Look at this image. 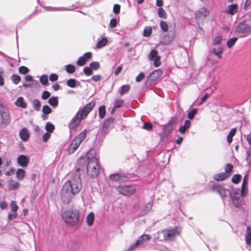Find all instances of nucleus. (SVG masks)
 Here are the masks:
<instances>
[{"mask_svg":"<svg viewBox=\"0 0 251 251\" xmlns=\"http://www.w3.org/2000/svg\"><path fill=\"white\" fill-rule=\"evenodd\" d=\"M222 36L221 35L217 36L212 39V44L214 46L220 45L222 41Z\"/></svg>","mask_w":251,"mask_h":251,"instance_id":"obj_38","label":"nucleus"},{"mask_svg":"<svg viewBox=\"0 0 251 251\" xmlns=\"http://www.w3.org/2000/svg\"><path fill=\"white\" fill-rule=\"evenodd\" d=\"M236 130L237 129L236 128H233L230 130L228 135L227 136V141L228 143L230 144L232 142L233 137L235 134Z\"/></svg>","mask_w":251,"mask_h":251,"instance_id":"obj_35","label":"nucleus"},{"mask_svg":"<svg viewBox=\"0 0 251 251\" xmlns=\"http://www.w3.org/2000/svg\"><path fill=\"white\" fill-rule=\"evenodd\" d=\"M180 233V229L178 227L167 228L158 232V239L160 241L172 240Z\"/></svg>","mask_w":251,"mask_h":251,"instance_id":"obj_5","label":"nucleus"},{"mask_svg":"<svg viewBox=\"0 0 251 251\" xmlns=\"http://www.w3.org/2000/svg\"><path fill=\"white\" fill-rule=\"evenodd\" d=\"M40 82L44 85H47L49 83V79L48 75H43L40 77Z\"/></svg>","mask_w":251,"mask_h":251,"instance_id":"obj_48","label":"nucleus"},{"mask_svg":"<svg viewBox=\"0 0 251 251\" xmlns=\"http://www.w3.org/2000/svg\"><path fill=\"white\" fill-rule=\"evenodd\" d=\"M48 103L53 107H56L58 105V100L57 97H51L48 100Z\"/></svg>","mask_w":251,"mask_h":251,"instance_id":"obj_31","label":"nucleus"},{"mask_svg":"<svg viewBox=\"0 0 251 251\" xmlns=\"http://www.w3.org/2000/svg\"><path fill=\"white\" fill-rule=\"evenodd\" d=\"M84 120L83 118H81L78 114L76 113L75 116L71 120L70 122L68 124V127L69 129L71 130H75L78 127L80 124L82 120Z\"/></svg>","mask_w":251,"mask_h":251,"instance_id":"obj_12","label":"nucleus"},{"mask_svg":"<svg viewBox=\"0 0 251 251\" xmlns=\"http://www.w3.org/2000/svg\"><path fill=\"white\" fill-rule=\"evenodd\" d=\"M66 71L69 74H73L75 71V66L72 64H68L65 66Z\"/></svg>","mask_w":251,"mask_h":251,"instance_id":"obj_45","label":"nucleus"},{"mask_svg":"<svg viewBox=\"0 0 251 251\" xmlns=\"http://www.w3.org/2000/svg\"><path fill=\"white\" fill-rule=\"evenodd\" d=\"M153 200L150 201L147 204H145L142 208L139 214V217H142L146 215L149 212H150L153 206Z\"/></svg>","mask_w":251,"mask_h":251,"instance_id":"obj_17","label":"nucleus"},{"mask_svg":"<svg viewBox=\"0 0 251 251\" xmlns=\"http://www.w3.org/2000/svg\"><path fill=\"white\" fill-rule=\"evenodd\" d=\"M11 211L13 212H16L18 209V206L15 201H12L10 203Z\"/></svg>","mask_w":251,"mask_h":251,"instance_id":"obj_58","label":"nucleus"},{"mask_svg":"<svg viewBox=\"0 0 251 251\" xmlns=\"http://www.w3.org/2000/svg\"><path fill=\"white\" fill-rule=\"evenodd\" d=\"M230 176V174H227L226 173H221L215 174L213 178L216 181H223Z\"/></svg>","mask_w":251,"mask_h":251,"instance_id":"obj_22","label":"nucleus"},{"mask_svg":"<svg viewBox=\"0 0 251 251\" xmlns=\"http://www.w3.org/2000/svg\"><path fill=\"white\" fill-rule=\"evenodd\" d=\"M159 56L158 55V51L155 49H153L151 50L150 53L149 54L148 59L150 60H153V59Z\"/></svg>","mask_w":251,"mask_h":251,"instance_id":"obj_42","label":"nucleus"},{"mask_svg":"<svg viewBox=\"0 0 251 251\" xmlns=\"http://www.w3.org/2000/svg\"><path fill=\"white\" fill-rule=\"evenodd\" d=\"M86 130L84 129L81 132H80L78 135H77L74 139L75 142H76L79 144L85 139L86 136Z\"/></svg>","mask_w":251,"mask_h":251,"instance_id":"obj_25","label":"nucleus"},{"mask_svg":"<svg viewBox=\"0 0 251 251\" xmlns=\"http://www.w3.org/2000/svg\"><path fill=\"white\" fill-rule=\"evenodd\" d=\"M162 75V72L161 70L157 69L151 73L148 76V80L151 82L155 81L159 79Z\"/></svg>","mask_w":251,"mask_h":251,"instance_id":"obj_16","label":"nucleus"},{"mask_svg":"<svg viewBox=\"0 0 251 251\" xmlns=\"http://www.w3.org/2000/svg\"><path fill=\"white\" fill-rule=\"evenodd\" d=\"M175 35V32H173L172 34H167L165 35L161 39V43L164 45H169L174 40Z\"/></svg>","mask_w":251,"mask_h":251,"instance_id":"obj_19","label":"nucleus"},{"mask_svg":"<svg viewBox=\"0 0 251 251\" xmlns=\"http://www.w3.org/2000/svg\"><path fill=\"white\" fill-rule=\"evenodd\" d=\"M80 144L73 140L68 148V152L69 154H73L77 149Z\"/></svg>","mask_w":251,"mask_h":251,"instance_id":"obj_26","label":"nucleus"},{"mask_svg":"<svg viewBox=\"0 0 251 251\" xmlns=\"http://www.w3.org/2000/svg\"><path fill=\"white\" fill-rule=\"evenodd\" d=\"M124 103V100L121 99L116 100L114 101V105L112 111H114L115 109L119 108L122 106Z\"/></svg>","mask_w":251,"mask_h":251,"instance_id":"obj_50","label":"nucleus"},{"mask_svg":"<svg viewBox=\"0 0 251 251\" xmlns=\"http://www.w3.org/2000/svg\"><path fill=\"white\" fill-rule=\"evenodd\" d=\"M80 170L81 168L78 167L75 171L72 172L70 179L62 187L61 199L65 204H69L73 196L77 194L82 188Z\"/></svg>","mask_w":251,"mask_h":251,"instance_id":"obj_1","label":"nucleus"},{"mask_svg":"<svg viewBox=\"0 0 251 251\" xmlns=\"http://www.w3.org/2000/svg\"><path fill=\"white\" fill-rule=\"evenodd\" d=\"M250 32H251V26L247 24L246 22L239 23L235 29V32L238 34H245Z\"/></svg>","mask_w":251,"mask_h":251,"instance_id":"obj_10","label":"nucleus"},{"mask_svg":"<svg viewBox=\"0 0 251 251\" xmlns=\"http://www.w3.org/2000/svg\"><path fill=\"white\" fill-rule=\"evenodd\" d=\"M190 126L191 121L189 120H186L185 121L184 125L180 126L178 129V131L181 134H184L186 131L190 128Z\"/></svg>","mask_w":251,"mask_h":251,"instance_id":"obj_24","label":"nucleus"},{"mask_svg":"<svg viewBox=\"0 0 251 251\" xmlns=\"http://www.w3.org/2000/svg\"><path fill=\"white\" fill-rule=\"evenodd\" d=\"M11 77L13 83L15 84H18L21 80V77L16 74H13Z\"/></svg>","mask_w":251,"mask_h":251,"instance_id":"obj_47","label":"nucleus"},{"mask_svg":"<svg viewBox=\"0 0 251 251\" xmlns=\"http://www.w3.org/2000/svg\"><path fill=\"white\" fill-rule=\"evenodd\" d=\"M238 9L239 7L237 4H232L227 6L225 10V13L230 15H233L238 12Z\"/></svg>","mask_w":251,"mask_h":251,"instance_id":"obj_20","label":"nucleus"},{"mask_svg":"<svg viewBox=\"0 0 251 251\" xmlns=\"http://www.w3.org/2000/svg\"><path fill=\"white\" fill-rule=\"evenodd\" d=\"M89 66L92 69V71L94 70H98L100 67V63L98 62L94 61L91 62L89 64Z\"/></svg>","mask_w":251,"mask_h":251,"instance_id":"obj_54","label":"nucleus"},{"mask_svg":"<svg viewBox=\"0 0 251 251\" xmlns=\"http://www.w3.org/2000/svg\"><path fill=\"white\" fill-rule=\"evenodd\" d=\"M237 39L238 38L237 37H233L228 39L226 42L227 47L229 49L232 48L237 41Z\"/></svg>","mask_w":251,"mask_h":251,"instance_id":"obj_44","label":"nucleus"},{"mask_svg":"<svg viewBox=\"0 0 251 251\" xmlns=\"http://www.w3.org/2000/svg\"><path fill=\"white\" fill-rule=\"evenodd\" d=\"M25 172L23 169H18L16 172V176L19 180L23 179L25 176Z\"/></svg>","mask_w":251,"mask_h":251,"instance_id":"obj_36","label":"nucleus"},{"mask_svg":"<svg viewBox=\"0 0 251 251\" xmlns=\"http://www.w3.org/2000/svg\"><path fill=\"white\" fill-rule=\"evenodd\" d=\"M157 13H158V16L160 18H161L164 19H166L167 18V13H166V11H165V10L163 8H161V7H159L158 9Z\"/></svg>","mask_w":251,"mask_h":251,"instance_id":"obj_40","label":"nucleus"},{"mask_svg":"<svg viewBox=\"0 0 251 251\" xmlns=\"http://www.w3.org/2000/svg\"><path fill=\"white\" fill-rule=\"evenodd\" d=\"M198 109L197 108H193L187 114V117L190 121L194 119L195 115L198 113Z\"/></svg>","mask_w":251,"mask_h":251,"instance_id":"obj_41","label":"nucleus"},{"mask_svg":"<svg viewBox=\"0 0 251 251\" xmlns=\"http://www.w3.org/2000/svg\"><path fill=\"white\" fill-rule=\"evenodd\" d=\"M42 112L44 115H47L52 112V109L49 105H45L43 106Z\"/></svg>","mask_w":251,"mask_h":251,"instance_id":"obj_49","label":"nucleus"},{"mask_svg":"<svg viewBox=\"0 0 251 251\" xmlns=\"http://www.w3.org/2000/svg\"><path fill=\"white\" fill-rule=\"evenodd\" d=\"M151 236L148 234H143L136 241V242L132 245H130L128 248L127 251H130L134 250L140 245L144 243V242L151 239Z\"/></svg>","mask_w":251,"mask_h":251,"instance_id":"obj_13","label":"nucleus"},{"mask_svg":"<svg viewBox=\"0 0 251 251\" xmlns=\"http://www.w3.org/2000/svg\"><path fill=\"white\" fill-rule=\"evenodd\" d=\"M115 119L113 117H109L104 120L101 129L102 135H105L109 132V130L113 128Z\"/></svg>","mask_w":251,"mask_h":251,"instance_id":"obj_9","label":"nucleus"},{"mask_svg":"<svg viewBox=\"0 0 251 251\" xmlns=\"http://www.w3.org/2000/svg\"><path fill=\"white\" fill-rule=\"evenodd\" d=\"M130 89V86L129 85H123L121 87V90L120 94L123 96L125 93L128 92Z\"/></svg>","mask_w":251,"mask_h":251,"instance_id":"obj_43","label":"nucleus"},{"mask_svg":"<svg viewBox=\"0 0 251 251\" xmlns=\"http://www.w3.org/2000/svg\"><path fill=\"white\" fill-rule=\"evenodd\" d=\"M54 126L50 122H47L45 126V129L49 133L52 132L54 130Z\"/></svg>","mask_w":251,"mask_h":251,"instance_id":"obj_39","label":"nucleus"},{"mask_svg":"<svg viewBox=\"0 0 251 251\" xmlns=\"http://www.w3.org/2000/svg\"><path fill=\"white\" fill-rule=\"evenodd\" d=\"M242 176L239 174H235L233 176L231 181L235 184H238L241 180Z\"/></svg>","mask_w":251,"mask_h":251,"instance_id":"obj_51","label":"nucleus"},{"mask_svg":"<svg viewBox=\"0 0 251 251\" xmlns=\"http://www.w3.org/2000/svg\"><path fill=\"white\" fill-rule=\"evenodd\" d=\"M50 133L47 132L46 133H45L43 135V136L42 137V139L44 142H46L50 138Z\"/></svg>","mask_w":251,"mask_h":251,"instance_id":"obj_62","label":"nucleus"},{"mask_svg":"<svg viewBox=\"0 0 251 251\" xmlns=\"http://www.w3.org/2000/svg\"><path fill=\"white\" fill-rule=\"evenodd\" d=\"M212 52L217 58L221 59L223 52V48L221 46L219 45L217 48H214L212 49Z\"/></svg>","mask_w":251,"mask_h":251,"instance_id":"obj_28","label":"nucleus"},{"mask_svg":"<svg viewBox=\"0 0 251 251\" xmlns=\"http://www.w3.org/2000/svg\"><path fill=\"white\" fill-rule=\"evenodd\" d=\"M19 72L21 74H26L29 72V69L25 66H22L19 68Z\"/></svg>","mask_w":251,"mask_h":251,"instance_id":"obj_59","label":"nucleus"},{"mask_svg":"<svg viewBox=\"0 0 251 251\" xmlns=\"http://www.w3.org/2000/svg\"><path fill=\"white\" fill-rule=\"evenodd\" d=\"M66 84L70 87L75 88L76 87V79L70 78L67 81Z\"/></svg>","mask_w":251,"mask_h":251,"instance_id":"obj_52","label":"nucleus"},{"mask_svg":"<svg viewBox=\"0 0 251 251\" xmlns=\"http://www.w3.org/2000/svg\"><path fill=\"white\" fill-rule=\"evenodd\" d=\"M20 186L18 181L13 180H10L8 181V189L9 190H15L17 189Z\"/></svg>","mask_w":251,"mask_h":251,"instance_id":"obj_29","label":"nucleus"},{"mask_svg":"<svg viewBox=\"0 0 251 251\" xmlns=\"http://www.w3.org/2000/svg\"><path fill=\"white\" fill-rule=\"evenodd\" d=\"M108 40L106 37H103L100 40H98L96 45V48L97 49H100L104 47L107 43Z\"/></svg>","mask_w":251,"mask_h":251,"instance_id":"obj_32","label":"nucleus"},{"mask_svg":"<svg viewBox=\"0 0 251 251\" xmlns=\"http://www.w3.org/2000/svg\"><path fill=\"white\" fill-rule=\"evenodd\" d=\"M145 77V74L143 72H141L136 77V81L137 82H139L141 81Z\"/></svg>","mask_w":251,"mask_h":251,"instance_id":"obj_63","label":"nucleus"},{"mask_svg":"<svg viewBox=\"0 0 251 251\" xmlns=\"http://www.w3.org/2000/svg\"><path fill=\"white\" fill-rule=\"evenodd\" d=\"M240 194L242 196H245L248 194V186H242L240 192Z\"/></svg>","mask_w":251,"mask_h":251,"instance_id":"obj_60","label":"nucleus"},{"mask_svg":"<svg viewBox=\"0 0 251 251\" xmlns=\"http://www.w3.org/2000/svg\"><path fill=\"white\" fill-rule=\"evenodd\" d=\"M209 95L208 93H205L204 96L201 99V102L198 103V99H197L192 104V106H199L202 104L209 97Z\"/></svg>","mask_w":251,"mask_h":251,"instance_id":"obj_30","label":"nucleus"},{"mask_svg":"<svg viewBox=\"0 0 251 251\" xmlns=\"http://www.w3.org/2000/svg\"><path fill=\"white\" fill-rule=\"evenodd\" d=\"M152 33V28L151 26L146 27L143 31V35L145 37H148L151 36Z\"/></svg>","mask_w":251,"mask_h":251,"instance_id":"obj_46","label":"nucleus"},{"mask_svg":"<svg viewBox=\"0 0 251 251\" xmlns=\"http://www.w3.org/2000/svg\"><path fill=\"white\" fill-rule=\"evenodd\" d=\"M208 11L204 7L200 8L195 14V18L197 23L202 22L204 19L208 15Z\"/></svg>","mask_w":251,"mask_h":251,"instance_id":"obj_14","label":"nucleus"},{"mask_svg":"<svg viewBox=\"0 0 251 251\" xmlns=\"http://www.w3.org/2000/svg\"><path fill=\"white\" fill-rule=\"evenodd\" d=\"M0 115L1 117V124L7 125L10 121V117L7 107L0 100Z\"/></svg>","mask_w":251,"mask_h":251,"instance_id":"obj_7","label":"nucleus"},{"mask_svg":"<svg viewBox=\"0 0 251 251\" xmlns=\"http://www.w3.org/2000/svg\"><path fill=\"white\" fill-rule=\"evenodd\" d=\"M117 190L123 195L129 196L133 194L136 189L133 186L122 185L117 187Z\"/></svg>","mask_w":251,"mask_h":251,"instance_id":"obj_11","label":"nucleus"},{"mask_svg":"<svg viewBox=\"0 0 251 251\" xmlns=\"http://www.w3.org/2000/svg\"><path fill=\"white\" fill-rule=\"evenodd\" d=\"M31 103L33 108L36 111H39L41 108V104L40 100L38 99H34L31 101Z\"/></svg>","mask_w":251,"mask_h":251,"instance_id":"obj_34","label":"nucleus"},{"mask_svg":"<svg viewBox=\"0 0 251 251\" xmlns=\"http://www.w3.org/2000/svg\"><path fill=\"white\" fill-rule=\"evenodd\" d=\"M176 117H173L166 125L163 126L161 132L159 133L161 141H164L168 138L169 134L174 130L173 126L176 124Z\"/></svg>","mask_w":251,"mask_h":251,"instance_id":"obj_6","label":"nucleus"},{"mask_svg":"<svg viewBox=\"0 0 251 251\" xmlns=\"http://www.w3.org/2000/svg\"><path fill=\"white\" fill-rule=\"evenodd\" d=\"M99 116L100 119H103L106 114L105 106L101 105L99 108Z\"/></svg>","mask_w":251,"mask_h":251,"instance_id":"obj_37","label":"nucleus"},{"mask_svg":"<svg viewBox=\"0 0 251 251\" xmlns=\"http://www.w3.org/2000/svg\"><path fill=\"white\" fill-rule=\"evenodd\" d=\"M15 104L19 107L25 108L27 107L26 103L24 101V99L22 97H18L15 102Z\"/></svg>","mask_w":251,"mask_h":251,"instance_id":"obj_27","label":"nucleus"},{"mask_svg":"<svg viewBox=\"0 0 251 251\" xmlns=\"http://www.w3.org/2000/svg\"><path fill=\"white\" fill-rule=\"evenodd\" d=\"M120 8H121V6L119 4H115L113 6V12L115 14H118L120 13Z\"/></svg>","mask_w":251,"mask_h":251,"instance_id":"obj_61","label":"nucleus"},{"mask_svg":"<svg viewBox=\"0 0 251 251\" xmlns=\"http://www.w3.org/2000/svg\"><path fill=\"white\" fill-rule=\"evenodd\" d=\"M87 157H81L78 160V164H84L87 165V172L88 175L91 177L98 176L100 172V165L98 160L95 156L90 157L89 153Z\"/></svg>","mask_w":251,"mask_h":251,"instance_id":"obj_2","label":"nucleus"},{"mask_svg":"<svg viewBox=\"0 0 251 251\" xmlns=\"http://www.w3.org/2000/svg\"><path fill=\"white\" fill-rule=\"evenodd\" d=\"M29 162V158L25 155H20L17 158V162L18 164L23 167H25L27 166Z\"/></svg>","mask_w":251,"mask_h":251,"instance_id":"obj_18","label":"nucleus"},{"mask_svg":"<svg viewBox=\"0 0 251 251\" xmlns=\"http://www.w3.org/2000/svg\"><path fill=\"white\" fill-rule=\"evenodd\" d=\"M233 168V166L232 164H231V163L226 164L225 167V173H226L227 174L230 175V173H231V171H232Z\"/></svg>","mask_w":251,"mask_h":251,"instance_id":"obj_53","label":"nucleus"},{"mask_svg":"<svg viewBox=\"0 0 251 251\" xmlns=\"http://www.w3.org/2000/svg\"><path fill=\"white\" fill-rule=\"evenodd\" d=\"M211 191L217 193L222 199L227 197L229 194L231 200L242 199L241 198V195L240 193V190L239 188L233 189L232 191L229 192L228 189L225 188L222 185L214 183L211 186Z\"/></svg>","mask_w":251,"mask_h":251,"instance_id":"obj_4","label":"nucleus"},{"mask_svg":"<svg viewBox=\"0 0 251 251\" xmlns=\"http://www.w3.org/2000/svg\"><path fill=\"white\" fill-rule=\"evenodd\" d=\"M109 178L111 180L115 181L122 182L126 181L127 179V177L123 175H121L119 173L113 174L109 176Z\"/></svg>","mask_w":251,"mask_h":251,"instance_id":"obj_21","label":"nucleus"},{"mask_svg":"<svg viewBox=\"0 0 251 251\" xmlns=\"http://www.w3.org/2000/svg\"><path fill=\"white\" fill-rule=\"evenodd\" d=\"M96 104L95 100H92L86 104L83 108L79 109L76 113L82 118L85 119L89 113L92 111Z\"/></svg>","mask_w":251,"mask_h":251,"instance_id":"obj_8","label":"nucleus"},{"mask_svg":"<svg viewBox=\"0 0 251 251\" xmlns=\"http://www.w3.org/2000/svg\"><path fill=\"white\" fill-rule=\"evenodd\" d=\"M94 220H95L94 214L93 212H90L87 215V218H86L87 224L89 226H92L94 223Z\"/></svg>","mask_w":251,"mask_h":251,"instance_id":"obj_33","label":"nucleus"},{"mask_svg":"<svg viewBox=\"0 0 251 251\" xmlns=\"http://www.w3.org/2000/svg\"><path fill=\"white\" fill-rule=\"evenodd\" d=\"M160 26L164 32H167L168 30V25L165 21H161L160 22Z\"/></svg>","mask_w":251,"mask_h":251,"instance_id":"obj_55","label":"nucleus"},{"mask_svg":"<svg viewBox=\"0 0 251 251\" xmlns=\"http://www.w3.org/2000/svg\"><path fill=\"white\" fill-rule=\"evenodd\" d=\"M61 217L65 224L71 226H76L81 222L79 210L76 208H69L62 211Z\"/></svg>","mask_w":251,"mask_h":251,"instance_id":"obj_3","label":"nucleus"},{"mask_svg":"<svg viewBox=\"0 0 251 251\" xmlns=\"http://www.w3.org/2000/svg\"><path fill=\"white\" fill-rule=\"evenodd\" d=\"M50 96V93L46 90L43 91V94L42 95L41 98L43 100H47L48 99Z\"/></svg>","mask_w":251,"mask_h":251,"instance_id":"obj_64","label":"nucleus"},{"mask_svg":"<svg viewBox=\"0 0 251 251\" xmlns=\"http://www.w3.org/2000/svg\"><path fill=\"white\" fill-rule=\"evenodd\" d=\"M232 201L234 205L238 208L240 207L243 202L242 199H234Z\"/></svg>","mask_w":251,"mask_h":251,"instance_id":"obj_56","label":"nucleus"},{"mask_svg":"<svg viewBox=\"0 0 251 251\" xmlns=\"http://www.w3.org/2000/svg\"><path fill=\"white\" fill-rule=\"evenodd\" d=\"M92 57V53L91 52L85 53L83 56L79 57L76 61V64L79 66H84L86 63Z\"/></svg>","mask_w":251,"mask_h":251,"instance_id":"obj_15","label":"nucleus"},{"mask_svg":"<svg viewBox=\"0 0 251 251\" xmlns=\"http://www.w3.org/2000/svg\"><path fill=\"white\" fill-rule=\"evenodd\" d=\"M19 135L21 139L24 142L26 141L29 138V134L26 128H23L20 131Z\"/></svg>","mask_w":251,"mask_h":251,"instance_id":"obj_23","label":"nucleus"},{"mask_svg":"<svg viewBox=\"0 0 251 251\" xmlns=\"http://www.w3.org/2000/svg\"><path fill=\"white\" fill-rule=\"evenodd\" d=\"M83 72L85 75L88 76H89L93 74V71L90 66L85 67L83 69Z\"/></svg>","mask_w":251,"mask_h":251,"instance_id":"obj_57","label":"nucleus"}]
</instances>
